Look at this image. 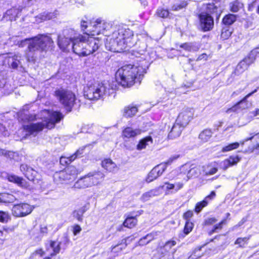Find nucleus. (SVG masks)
I'll return each instance as SVG.
<instances>
[{"label":"nucleus","instance_id":"obj_1","mask_svg":"<svg viewBox=\"0 0 259 259\" xmlns=\"http://www.w3.org/2000/svg\"><path fill=\"white\" fill-rule=\"evenodd\" d=\"M139 62V64L124 65L116 71V79L122 87H130L136 82H141L148 64L145 59Z\"/></svg>","mask_w":259,"mask_h":259},{"label":"nucleus","instance_id":"obj_2","mask_svg":"<svg viewBox=\"0 0 259 259\" xmlns=\"http://www.w3.org/2000/svg\"><path fill=\"white\" fill-rule=\"evenodd\" d=\"M43 116L42 121L36 123H30L23 125V130L26 132V136L35 137L38 133L44 128L51 129L55 126L56 123L59 122L63 118V115L58 111H51L44 110L41 111Z\"/></svg>","mask_w":259,"mask_h":259},{"label":"nucleus","instance_id":"obj_3","mask_svg":"<svg viewBox=\"0 0 259 259\" xmlns=\"http://www.w3.org/2000/svg\"><path fill=\"white\" fill-rule=\"evenodd\" d=\"M79 35L73 43V51L79 56L84 57L98 50L100 40L90 36L89 33Z\"/></svg>","mask_w":259,"mask_h":259},{"label":"nucleus","instance_id":"obj_4","mask_svg":"<svg viewBox=\"0 0 259 259\" xmlns=\"http://www.w3.org/2000/svg\"><path fill=\"white\" fill-rule=\"evenodd\" d=\"M52 43V41L50 37L46 35L39 34L34 38L22 40L19 44V46L23 47L25 45H28L29 53L26 54L27 60L29 62H34L35 57L33 56H30L29 53L36 51H45Z\"/></svg>","mask_w":259,"mask_h":259},{"label":"nucleus","instance_id":"obj_5","mask_svg":"<svg viewBox=\"0 0 259 259\" xmlns=\"http://www.w3.org/2000/svg\"><path fill=\"white\" fill-rule=\"evenodd\" d=\"M113 88L108 83H96L88 85L84 89V96L91 100H97L110 93Z\"/></svg>","mask_w":259,"mask_h":259},{"label":"nucleus","instance_id":"obj_6","mask_svg":"<svg viewBox=\"0 0 259 259\" xmlns=\"http://www.w3.org/2000/svg\"><path fill=\"white\" fill-rule=\"evenodd\" d=\"M104 178V174L100 171H91L79 179L73 187L75 189H85L99 184Z\"/></svg>","mask_w":259,"mask_h":259},{"label":"nucleus","instance_id":"obj_7","mask_svg":"<svg viewBox=\"0 0 259 259\" xmlns=\"http://www.w3.org/2000/svg\"><path fill=\"white\" fill-rule=\"evenodd\" d=\"M54 95L67 111L71 110L76 100L75 95L72 91L63 88H59L55 91Z\"/></svg>","mask_w":259,"mask_h":259},{"label":"nucleus","instance_id":"obj_8","mask_svg":"<svg viewBox=\"0 0 259 259\" xmlns=\"http://www.w3.org/2000/svg\"><path fill=\"white\" fill-rule=\"evenodd\" d=\"M34 207L26 203H21L14 205L12 208V214L17 218L24 217L30 214Z\"/></svg>","mask_w":259,"mask_h":259},{"label":"nucleus","instance_id":"obj_9","mask_svg":"<svg viewBox=\"0 0 259 259\" xmlns=\"http://www.w3.org/2000/svg\"><path fill=\"white\" fill-rule=\"evenodd\" d=\"M180 173L186 175L187 178L185 180L187 181L190 179L198 177L201 174V169L200 166L186 164L181 167Z\"/></svg>","mask_w":259,"mask_h":259},{"label":"nucleus","instance_id":"obj_10","mask_svg":"<svg viewBox=\"0 0 259 259\" xmlns=\"http://www.w3.org/2000/svg\"><path fill=\"white\" fill-rule=\"evenodd\" d=\"M194 113L193 108H184L179 113L176 120L178 123H180L182 126L186 127L192 119Z\"/></svg>","mask_w":259,"mask_h":259},{"label":"nucleus","instance_id":"obj_11","mask_svg":"<svg viewBox=\"0 0 259 259\" xmlns=\"http://www.w3.org/2000/svg\"><path fill=\"white\" fill-rule=\"evenodd\" d=\"M166 169L165 164H159L155 166L148 174L146 182L150 183L160 177Z\"/></svg>","mask_w":259,"mask_h":259},{"label":"nucleus","instance_id":"obj_12","mask_svg":"<svg viewBox=\"0 0 259 259\" xmlns=\"http://www.w3.org/2000/svg\"><path fill=\"white\" fill-rule=\"evenodd\" d=\"M22 56L20 54H16L8 58V64L11 68L24 72L25 70L22 65Z\"/></svg>","mask_w":259,"mask_h":259},{"label":"nucleus","instance_id":"obj_13","mask_svg":"<svg viewBox=\"0 0 259 259\" xmlns=\"http://www.w3.org/2000/svg\"><path fill=\"white\" fill-rule=\"evenodd\" d=\"M200 26L204 31H210L213 26V19L206 13H201L199 15Z\"/></svg>","mask_w":259,"mask_h":259},{"label":"nucleus","instance_id":"obj_14","mask_svg":"<svg viewBox=\"0 0 259 259\" xmlns=\"http://www.w3.org/2000/svg\"><path fill=\"white\" fill-rule=\"evenodd\" d=\"M258 90V88L254 90L253 92L248 94L242 100L238 102L234 106L231 108L228 109L227 111L228 113L231 112H237L239 109H245L247 108L249 106V103L247 101V99L250 97L253 94L256 92Z\"/></svg>","mask_w":259,"mask_h":259},{"label":"nucleus","instance_id":"obj_15","mask_svg":"<svg viewBox=\"0 0 259 259\" xmlns=\"http://www.w3.org/2000/svg\"><path fill=\"white\" fill-rule=\"evenodd\" d=\"M90 26L93 27V29H90L91 32L96 31L97 32H101L104 31H107L109 27V24L101 18H98L95 21L90 22Z\"/></svg>","mask_w":259,"mask_h":259},{"label":"nucleus","instance_id":"obj_16","mask_svg":"<svg viewBox=\"0 0 259 259\" xmlns=\"http://www.w3.org/2000/svg\"><path fill=\"white\" fill-rule=\"evenodd\" d=\"M70 167H68L64 170L56 172L54 176V180L57 182L62 183L66 181L73 179L74 178V175L70 174Z\"/></svg>","mask_w":259,"mask_h":259},{"label":"nucleus","instance_id":"obj_17","mask_svg":"<svg viewBox=\"0 0 259 259\" xmlns=\"http://www.w3.org/2000/svg\"><path fill=\"white\" fill-rule=\"evenodd\" d=\"M183 187V184L181 182L171 183L169 182L164 183V184L160 186L159 189H162L165 191V194H168L173 192H178Z\"/></svg>","mask_w":259,"mask_h":259},{"label":"nucleus","instance_id":"obj_18","mask_svg":"<svg viewBox=\"0 0 259 259\" xmlns=\"http://www.w3.org/2000/svg\"><path fill=\"white\" fill-rule=\"evenodd\" d=\"M22 9L20 7H13L8 10L4 14L2 18V21H12L16 20V18L20 14Z\"/></svg>","mask_w":259,"mask_h":259},{"label":"nucleus","instance_id":"obj_19","mask_svg":"<svg viewBox=\"0 0 259 259\" xmlns=\"http://www.w3.org/2000/svg\"><path fill=\"white\" fill-rule=\"evenodd\" d=\"M8 179L10 182H14L17 184L19 186L29 190L33 189V187L24 179L15 175H10L8 177Z\"/></svg>","mask_w":259,"mask_h":259},{"label":"nucleus","instance_id":"obj_20","mask_svg":"<svg viewBox=\"0 0 259 259\" xmlns=\"http://www.w3.org/2000/svg\"><path fill=\"white\" fill-rule=\"evenodd\" d=\"M20 169L29 181L32 182L35 181L37 172L32 168L29 167L27 164H22L20 165Z\"/></svg>","mask_w":259,"mask_h":259},{"label":"nucleus","instance_id":"obj_21","mask_svg":"<svg viewBox=\"0 0 259 259\" xmlns=\"http://www.w3.org/2000/svg\"><path fill=\"white\" fill-rule=\"evenodd\" d=\"M58 44L60 49L63 50H66L68 46L71 44V47L73 49V41L76 39V38L74 39L69 38L68 37H66L64 35V33L60 34L58 36Z\"/></svg>","mask_w":259,"mask_h":259},{"label":"nucleus","instance_id":"obj_22","mask_svg":"<svg viewBox=\"0 0 259 259\" xmlns=\"http://www.w3.org/2000/svg\"><path fill=\"white\" fill-rule=\"evenodd\" d=\"M251 64V61L246 57L244 58L238 64L232 75H239L246 70Z\"/></svg>","mask_w":259,"mask_h":259},{"label":"nucleus","instance_id":"obj_23","mask_svg":"<svg viewBox=\"0 0 259 259\" xmlns=\"http://www.w3.org/2000/svg\"><path fill=\"white\" fill-rule=\"evenodd\" d=\"M62 239L63 240L60 242L53 241L50 242L49 246L53 251V253H51L52 256H54L59 253L61 250V245L62 242H63L65 245H67L69 241V238L66 236H64Z\"/></svg>","mask_w":259,"mask_h":259},{"label":"nucleus","instance_id":"obj_24","mask_svg":"<svg viewBox=\"0 0 259 259\" xmlns=\"http://www.w3.org/2000/svg\"><path fill=\"white\" fill-rule=\"evenodd\" d=\"M59 15L58 11L53 12H44L35 17V22L37 23L56 18Z\"/></svg>","mask_w":259,"mask_h":259},{"label":"nucleus","instance_id":"obj_25","mask_svg":"<svg viewBox=\"0 0 259 259\" xmlns=\"http://www.w3.org/2000/svg\"><path fill=\"white\" fill-rule=\"evenodd\" d=\"M185 127V126H182L180 123H178L177 121L176 120L175 124L168 134V138L170 139H173L179 137L181 134L182 130Z\"/></svg>","mask_w":259,"mask_h":259},{"label":"nucleus","instance_id":"obj_26","mask_svg":"<svg viewBox=\"0 0 259 259\" xmlns=\"http://www.w3.org/2000/svg\"><path fill=\"white\" fill-rule=\"evenodd\" d=\"M240 160L238 156H231L228 158L223 161L221 163V167L226 170L229 167L236 165Z\"/></svg>","mask_w":259,"mask_h":259},{"label":"nucleus","instance_id":"obj_27","mask_svg":"<svg viewBox=\"0 0 259 259\" xmlns=\"http://www.w3.org/2000/svg\"><path fill=\"white\" fill-rule=\"evenodd\" d=\"M105 47L107 50L111 52L120 53L117 37L115 38H107Z\"/></svg>","mask_w":259,"mask_h":259},{"label":"nucleus","instance_id":"obj_28","mask_svg":"<svg viewBox=\"0 0 259 259\" xmlns=\"http://www.w3.org/2000/svg\"><path fill=\"white\" fill-rule=\"evenodd\" d=\"M215 196V192L214 191H212L211 193L209 195L207 196L202 201L198 202L195 207V211L197 213L199 212L204 207L207 205L208 203V200H211L213 199Z\"/></svg>","mask_w":259,"mask_h":259},{"label":"nucleus","instance_id":"obj_29","mask_svg":"<svg viewBox=\"0 0 259 259\" xmlns=\"http://www.w3.org/2000/svg\"><path fill=\"white\" fill-rule=\"evenodd\" d=\"M141 133V130L140 129H133L131 127H127L123 130L122 136L126 138H131L140 135Z\"/></svg>","mask_w":259,"mask_h":259},{"label":"nucleus","instance_id":"obj_30","mask_svg":"<svg viewBox=\"0 0 259 259\" xmlns=\"http://www.w3.org/2000/svg\"><path fill=\"white\" fill-rule=\"evenodd\" d=\"M159 188L153 189L143 194L141 197V200L144 202L147 201L151 198L159 195Z\"/></svg>","mask_w":259,"mask_h":259},{"label":"nucleus","instance_id":"obj_31","mask_svg":"<svg viewBox=\"0 0 259 259\" xmlns=\"http://www.w3.org/2000/svg\"><path fill=\"white\" fill-rule=\"evenodd\" d=\"M159 233V232H153L151 233L148 234L146 236L141 238L139 240V244L140 245H144L145 244H147L152 240L155 239Z\"/></svg>","mask_w":259,"mask_h":259},{"label":"nucleus","instance_id":"obj_32","mask_svg":"<svg viewBox=\"0 0 259 259\" xmlns=\"http://www.w3.org/2000/svg\"><path fill=\"white\" fill-rule=\"evenodd\" d=\"M138 111V108L136 106L130 105L124 107L123 110V116L126 117H130L134 116Z\"/></svg>","mask_w":259,"mask_h":259},{"label":"nucleus","instance_id":"obj_33","mask_svg":"<svg viewBox=\"0 0 259 259\" xmlns=\"http://www.w3.org/2000/svg\"><path fill=\"white\" fill-rule=\"evenodd\" d=\"M153 140L150 136L147 137L140 141L138 144L137 146V149L138 150H141L146 148V146L149 145L150 144H152Z\"/></svg>","mask_w":259,"mask_h":259},{"label":"nucleus","instance_id":"obj_34","mask_svg":"<svg viewBox=\"0 0 259 259\" xmlns=\"http://www.w3.org/2000/svg\"><path fill=\"white\" fill-rule=\"evenodd\" d=\"M212 134L211 130L205 129L200 133L199 138L203 142H206L211 138Z\"/></svg>","mask_w":259,"mask_h":259},{"label":"nucleus","instance_id":"obj_35","mask_svg":"<svg viewBox=\"0 0 259 259\" xmlns=\"http://www.w3.org/2000/svg\"><path fill=\"white\" fill-rule=\"evenodd\" d=\"M18 193L14 194L9 193L2 194L3 203H12L18 199Z\"/></svg>","mask_w":259,"mask_h":259},{"label":"nucleus","instance_id":"obj_36","mask_svg":"<svg viewBox=\"0 0 259 259\" xmlns=\"http://www.w3.org/2000/svg\"><path fill=\"white\" fill-rule=\"evenodd\" d=\"M119 36H117L118 45L120 52H123L127 48V44L125 41V33H118Z\"/></svg>","mask_w":259,"mask_h":259},{"label":"nucleus","instance_id":"obj_37","mask_svg":"<svg viewBox=\"0 0 259 259\" xmlns=\"http://www.w3.org/2000/svg\"><path fill=\"white\" fill-rule=\"evenodd\" d=\"M102 165L103 168L109 171H113L116 167V164L110 159H104L102 162Z\"/></svg>","mask_w":259,"mask_h":259},{"label":"nucleus","instance_id":"obj_38","mask_svg":"<svg viewBox=\"0 0 259 259\" xmlns=\"http://www.w3.org/2000/svg\"><path fill=\"white\" fill-rule=\"evenodd\" d=\"M137 220L135 217H128L123 222V226L128 228H132L136 226Z\"/></svg>","mask_w":259,"mask_h":259},{"label":"nucleus","instance_id":"obj_39","mask_svg":"<svg viewBox=\"0 0 259 259\" xmlns=\"http://www.w3.org/2000/svg\"><path fill=\"white\" fill-rule=\"evenodd\" d=\"M231 11L236 13L242 8L243 5L239 1H235L231 3L229 5Z\"/></svg>","mask_w":259,"mask_h":259},{"label":"nucleus","instance_id":"obj_40","mask_svg":"<svg viewBox=\"0 0 259 259\" xmlns=\"http://www.w3.org/2000/svg\"><path fill=\"white\" fill-rule=\"evenodd\" d=\"M236 20V16L234 14H228L226 15L223 19V22L224 24L230 25L233 24Z\"/></svg>","mask_w":259,"mask_h":259},{"label":"nucleus","instance_id":"obj_41","mask_svg":"<svg viewBox=\"0 0 259 259\" xmlns=\"http://www.w3.org/2000/svg\"><path fill=\"white\" fill-rule=\"evenodd\" d=\"M205 9L206 12L205 13L208 14H218V5L213 3H209L206 4Z\"/></svg>","mask_w":259,"mask_h":259},{"label":"nucleus","instance_id":"obj_42","mask_svg":"<svg viewBox=\"0 0 259 259\" xmlns=\"http://www.w3.org/2000/svg\"><path fill=\"white\" fill-rule=\"evenodd\" d=\"M246 57L251 61L252 64L253 63L256 58L259 57V48L252 50Z\"/></svg>","mask_w":259,"mask_h":259},{"label":"nucleus","instance_id":"obj_43","mask_svg":"<svg viewBox=\"0 0 259 259\" xmlns=\"http://www.w3.org/2000/svg\"><path fill=\"white\" fill-rule=\"evenodd\" d=\"M180 47L188 51H197L199 48L193 43H184L181 45Z\"/></svg>","mask_w":259,"mask_h":259},{"label":"nucleus","instance_id":"obj_44","mask_svg":"<svg viewBox=\"0 0 259 259\" xmlns=\"http://www.w3.org/2000/svg\"><path fill=\"white\" fill-rule=\"evenodd\" d=\"M203 246H201L198 248H196L194 250L193 253L189 256L188 259H196L202 256L203 253H200V252Z\"/></svg>","mask_w":259,"mask_h":259},{"label":"nucleus","instance_id":"obj_45","mask_svg":"<svg viewBox=\"0 0 259 259\" xmlns=\"http://www.w3.org/2000/svg\"><path fill=\"white\" fill-rule=\"evenodd\" d=\"M250 239V236L244 238H238L235 242V244L239 245V247L243 248L247 243L248 240Z\"/></svg>","mask_w":259,"mask_h":259},{"label":"nucleus","instance_id":"obj_46","mask_svg":"<svg viewBox=\"0 0 259 259\" xmlns=\"http://www.w3.org/2000/svg\"><path fill=\"white\" fill-rule=\"evenodd\" d=\"M239 143L238 142L232 143L228 146L224 147L222 149V151L224 152H228L231 150L237 149L239 147Z\"/></svg>","mask_w":259,"mask_h":259},{"label":"nucleus","instance_id":"obj_47","mask_svg":"<svg viewBox=\"0 0 259 259\" xmlns=\"http://www.w3.org/2000/svg\"><path fill=\"white\" fill-rule=\"evenodd\" d=\"M218 168L214 166L208 165L204 170L205 175H212L217 172Z\"/></svg>","mask_w":259,"mask_h":259},{"label":"nucleus","instance_id":"obj_48","mask_svg":"<svg viewBox=\"0 0 259 259\" xmlns=\"http://www.w3.org/2000/svg\"><path fill=\"white\" fill-rule=\"evenodd\" d=\"M187 6V3L185 1H183L180 4H176L173 5L171 7V10L172 11H179L184 8H185Z\"/></svg>","mask_w":259,"mask_h":259},{"label":"nucleus","instance_id":"obj_49","mask_svg":"<svg viewBox=\"0 0 259 259\" xmlns=\"http://www.w3.org/2000/svg\"><path fill=\"white\" fill-rule=\"evenodd\" d=\"M133 36V33H125V41L127 47H131L134 45V42L132 41Z\"/></svg>","mask_w":259,"mask_h":259},{"label":"nucleus","instance_id":"obj_50","mask_svg":"<svg viewBox=\"0 0 259 259\" xmlns=\"http://www.w3.org/2000/svg\"><path fill=\"white\" fill-rule=\"evenodd\" d=\"M156 14L160 17L166 18L169 15V12L167 10L159 8L157 10Z\"/></svg>","mask_w":259,"mask_h":259},{"label":"nucleus","instance_id":"obj_51","mask_svg":"<svg viewBox=\"0 0 259 259\" xmlns=\"http://www.w3.org/2000/svg\"><path fill=\"white\" fill-rule=\"evenodd\" d=\"M10 220V215L7 212L0 210V222L6 223Z\"/></svg>","mask_w":259,"mask_h":259},{"label":"nucleus","instance_id":"obj_52","mask_svg":"<svg viewBox=\"0 0 259 259\" xmlns=\"http://www.w3.org/2000/svg\"><path fill=\"white\" fill-rule=\"evenodd\" d=\"M193 228V224L192 222L187 221L184 229V232L186 235L188 234Z\"/></svg>","mask_w":259,"mask_h":259},{"label":"nucleus","instance_id":"obj_53","mask_svg":"<svg viewBox=\"0 0 259 259\" xmlns=\"http://www.w3.org/2000/svg\"><path fill=\"white\" fill-rule=\"evenodd\" d=\"M0 154L2 155H5V156L10 158H14L15 153L12 151H8L4 149L0 150Z\"/></svg>","mask_w":259,"mask_h":259},{"label":"nucleus","instance_id":"obj_54","mask_svg":"<svg viewBox=\"0 0 259 259\" xmlns=\"http://www.w3.org/2000/svg\"><path fill=\"white\" fill-rule=\"evenodd\" d=\"M74 160L71 158V156L68 157L62 156L60 159V162L62 165L69 164Z\"/></svg>","mask_w":259,"mask_h":259},{"label":"nucleus","instance_id":"obj_55","mask_svg":"<svg viewBox=\"0 0 259 259\" xmlns=\"http://www.w3.org/2000/svg\"><path fill=\"white\" fill-rule=\"evenodd\" d=\"M84 147L79 148L77 151L72 155L71 156V158L74 160L78 157H80L83 153Z\"/></svg>","mask_w":259,"mask_h":259},{"label":"nucleus","instance_id":"obj_56","mask_svg":"<svg viewBox=\"0 0 259 259\" xmlns=\"http://www.w3.org/2000/svg\"><path fill=\"white\" fill-rule=\"evenodd\" d=\"M85 209L84 207L81 208L79 210L74 212V213L76 214V217L77 218L78 221L82 220V217L84 212L85 211Z\"/></svg>","mask_w":259,"mask_h":259},{"label":"nucleus","instance_id":"obj_57","mask_svg":"<svg viewBox=\"0 0 259 259\" xmlns=\"http://www.w3.org/2000/svg\"><path fill=\"white\" fill-rule=\"evenodd\" d=\"M179 157V155H173L171 156L166 162L164 163H161V164H165L166 168L167 165H170L173 162V161L177 160Z\"/></svg>","mask_w":259,"mask_h":259},{"label":"nucleus","instance_id":"obj_58","mask_svg":"<svg viewBox=\"0 0 259 259\" xmlns=\"http://www.w3.org/2000/svg\"><path fill=\"white\" fill-rule=\"evenodd\" d=\"M176 244V242L175 241H168L166 242L165 245L163 246V248L165 250L170 249L172 246H175Z\"/></svg>","mask_w":259,"mask_h":259},{"label":"nucleus","instance_id":"obj_59","mask_svg":"<svg viewBox=\"0 0 259 259\" xmlns=\"http://www.w3.org/2000/svg\"><path fill=\"white\" fill-rule=\"evenodd\" d=\"M144 52L145 51L144 50H141L140 51H138L137 50H132L131 51L132 55L137 58L140 57V56L143 55Z\"/></svg>","mask_w":259,"mask_h":259},{"label":"nucleus","instance_id":"obj_60","mask_svg":"<svg viewBox=\"0 0 259 259\" xmlns=\"http://www.w3.org/2000/svg\"><path fill=\"white\" fill-rule=\"evenodd\" d=\"M225 220H223L222 221H221V222H220L218 225H217L215 226H214V228L213 229H212L210 232H209V234L210 235H211L212 234H213L216 230L217 229H222V226L223 224H224L225 223Z\"/></svg>","mask_w":259,"mask_h":259},{"label":"nucleus","instance_id":"obj_61","mask_svg":"<svg viewBox=\"0 0 259 259\" xmlns=\"http://www.w3.org/2000/svg\"><path fill=\"white\" fill-rule=\"evenodd\" d=\"M81 230V227L78 225H76L73 227V233L74 235H76L78 234Z\"/></svg>","mask_w":259,"mask_h":259},{"label":"nucleus","instance_id":"obj_62","mask_svg":"<svg viewBox=\"0 0 259 259\" xmlns=\"http://www.w3.org/2000/svg\"><path fill=\"white\" fill-rule=\"evenodd\" d=\"M193 215V212L191 211H188L185 212L183 215V218L185 220L188 221V219L191 218Z\"/></svg>","mask_w":259,"mask_h":259},{"label":"nucleus","instance_id":"obj_63","mask_svg":"<svg viewBox=\"0 0 259 259\" xmlns=\"http://www.w3.org/2000/svg\"><path fill=\"white\" fill-rule=\"evenodd\" d=\"M80 27L81 31H84L88 27V22L84 20H82L80 22Z\"/></svg>","mask_w":259,"mask_h":259},{"label":"nucleus","instance_id":"obj_64","mask_svg":"<svg viewBox=\"0 0 259 259\" xmlns=\"http://www.w3.org/2000/svg\"><path fill=\"white\" fill-rule=\"evenodd\" d=\"M208 56L206 54L203 53L200 55H199L196 59V61H199L202 60H204L205 61L207 60Z\"/></svg>","mask_w":259,"mask_h":259}]
</instances>
